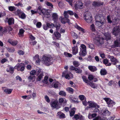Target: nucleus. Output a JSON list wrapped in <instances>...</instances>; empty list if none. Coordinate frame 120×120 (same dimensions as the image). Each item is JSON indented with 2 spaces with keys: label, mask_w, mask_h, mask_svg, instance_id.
I'll list each match as a JSON object with an SVG mask.
<instances>
[{
  "label": "nucleus",
  "mask_w": 120,
  "mask_h": 120,
  "mask_svg": "<svg viewBox=\"0 0 120 120\" xmlns=\"http://www.w3.org/2000/svg\"><path fill=\"white\" fill-rule=\"evenodd\" d=\"M47 25L48 26V28H52L54 27V24L52 23H47Z\"/></svg>",
  "instance_id": "c9c22d12"
},
{
  "label": "nucleus",
  "mask_w": 120,
  "mask_h": 120,
  "mask_svg": "<svg viewBox=\"0 0 120 120\" xmlns=\"http://www.w3.org/2000/svg\"><path fill=\"white\" fill-rule=\"evenodd\" d=\"M74 65L75 67H77L79 65V63L77 61H75L73 62Z\"/></svg>",
  "instance_id": "a18cd8bd"
},
{
  "label": "nucleus",
  "mask_w": 120,
  "mask_h": 120,
  "mask_svg": "<svg viewBox=\"0 0 120 120\" xmlns=\"http://www.w3.org/2000/svg\"><path fill=\"white\" fill-rule=\"evenodd\" d=\"M48 79V77L47 76H45V77L44 80H42V82H43L44 83L47 84L48 83L47 80Z\"/></svg>",
  "instance_id": "49530a36"
},
{
  "label": "nucleus",
  "mask_w": 120,
  "mask_h": 120,
  "mask_svg": "<svg viewBox=\"0 0 120 120\" xmlns=\"http://www.w3.org/2000/svg\"><path fill=\"white\" fill-rule=\"evenodd\" d=\"M88 78L89 80L91 81L93 79L94 77L92 75H89Z\"/></svg>",
  "instance_id": "e2e57ef3"
},
{
  "label": "nucleus",
  "mask_w": 120,
  "mask_h": 120,
  "mask_svg": "<svg viewBox=\"0 0 120 120\" xmlns=\"http://www.w3.org/2000/svg\"><path fill=\"white\" fill-rule=\"evenodd\" d=\"M14 68H13L11 66H10L9 67V69H7V72H9L11 73H13L14 72Z\"/></svg>",
  "instance_id": "bb28decb"
},
{
  "label": "nucleus",
  "mask_w": 120,
  "mask_h": 120,
  "mask_svg": "<svg viewBox=\"0 0 120 120\" xmlns=\"http://www.w3.org/2000/svg\"><path fill=\"white\" fill-rule=\"evenodd\" d=\"M23 64L22 63H18L14 67V68L15 69H17L19 71L20 68L22 66V65Z\"/></svg>",
  "instance_id": "a878e982"
},
{
  "label": "nucleus",
  "mask_w": 120,
  "mask_h": 120,
  "mask_svg": "<svg viewBox=\"0 0 120 120\" xmlns=\"http://www.w3.org/2000/svg\"><path fill=\"white\" fill-rule=\"evenodd\" d=\"M8 42L13 45L15 46L18 43V41H12L11 39L8 40Z\"/></svg>",
  "instance_id": "5701e85b"
},
{
  "label": "nucleus",
  "mask_w": 120,
  "mask_h": 120,
  "mask_svg": "<svg viewBox=\"0 0 120 120\" xmlns=\"http://www.w3.org/2000/svg\"><path fill=\"white\" fill-rule=\"evenodd\" d=\"M87 13L86 14L84 15V18L87 23H90L92 20V17L90 12Z\"/></svg>",
  "instance_id": "7ed1b4c3"
},
{
  "label": "nucleus",
  "mask_w": 120,
  "mask_h": 120,
  "mask_svg": "<svg viewBox=\"0 0 120 120\" xmlns=\"http://www.w3.org/2000/svg\"><path fill=\"white\" fill-rule=\"evenodd\" d=\"M107 20L108 23L111 24L112 23V21L111 20V18L109 15H108L107 16Z\"/></svg>",
  "instance_id": "e433bc0d"
},
{
  "label": "nucleus",
  "mask_w": 120,
  "mask_h": 120,
  "mask_svg": "<svg viewBox=\"0 0 120 120\" xmlns=\"http://www.w3.org/2000/svg\"><path fill=\"white\" fill-rule=\"evenodd\" d=\"M95 20L96 21H98L102 20L105 19L104 16L101 15L97 14L96 15L95 18Z\"/></svg>",
  "instance_id": "9d476101"
},
{
  "label": "nucleus",
  "mask_w": 120,
  "mask_h": 120,
  "mask_svg": "<svg viewBox=\"0 0 120 120\" xmlns=\"http://www.w3.org/2000/svg\"><path fill=\"white\" fill-rule=\"evenodd\" d=\"M7 50L9 52H13L15 51V49L14 48H8L7 49Z\"/></svg>",
  "instance_id": "052dcab7"
},
{
  "label": "nucleus",
  "mask_w": 120,
  "mask_h": 120,
  "mask_svg": "<svg viewBox=\"0 0 120 120\" xmlns=\"http://www.w3.org/2000/svg\"><path fill=\"white\" fill-rule=\"evenodd\" d=\"M72 53L73 55H75L78 52V48L77 46H75L72 48Z\"/></svg>",
  "instance_id": "4be33fe9"
},
{
  "label": "nucleus",
  "mask_w": 120,
  "mask_h": 120,
  "mask_svg": "<svg viewBox=\"0 0 120 120\" xmlns=\"http://www.w3.org/2000/svg\"><path fill=\"white\" fill-rule=\"evenodd\" d=\"M42 11V13L44 15L45 17L48 18L50 17V13L48 11L46 10L45 9H43Z\"/></svg>",
  "instance_id": "f8f14e48"
},
{
  "label": "nucleus",
  "mask_w": 120,
  "mask_h": 120,
  "mask_svg": "<svg viewBox=\"0 0 120 120\" xmlns=\"http://www.w3.org/2000/svg\"><path fill=\"white\" fill-rule=\"evenodd\" d=\"M106 119V118L105 116L100 117L98 116L94 118V120H105Z\"/></svg>",
  "instance_id": "393cba45"
},
{
  "label": "nucleus",
  "mask_w": 120,
  "mask_h": 120,
  "mask_svg": "<svg viewBox=\"0 0 120 120\" xmlns=\"http://www.w3.org/2000/svg\"><path fill=\"white\" fill-rule=\"evenodd\" d=\"M41 23L40 22H38L36 24L37 27L38 28H40L41 27Z\"/></svg>",
  "instance_id": "13d9d810"
},
{
  "label": "nucleus",
  "mask_w": 120,
  "mask_h": 120,
  "mask_svg": "<svg viewBox=\"0 0 120 120\" xmlns=\"http://www.w3.org/2000/svg\"><path fill=\"white\" fill-rule=\"evenodd\" d=\"M42 61L46 65L48 66L52 64L51 62L52 60V58L50 56L44 55L42 57Z\"/></svg>",
  "instance_id": "f03ea898"
},
{
  "label": "nucleus",
  "mask_w": 120,
  "mask_h": 120,
  "mask_svg": "<svg viewBox=\"0 0 120 120\" xmlns=\"http://www.w3.org/2000/svg\"><path fill=\"white\" fill-rule=\"evenodd\" d=\"M52 18L54 23L57 22L58 20V15L56 13H53L52 16Z\"/></svg>",
  "instance_id": "ddd939ff"
},
{
  "label": "nucleus",
  "mask_w": 120,
  "mask_h": 120,
  "mask_svg": "<svg viewBox=\"0 0 120 120\" xmlns=\"http://www.w3.org/2000/svg\"><path fill=\"white\" fill-rule=\"evenodd\" d=\"M88 103L89 105V106H90L91 108L96 107L98 108H99V106L94 102H92L91 101H88Z\"/></svg>",
  "instance_id": "0eeeda50"
},
{
  "label": "nucleus",
  "mask_w": 120,
  "mask_h": 120,
  "mask_svg": "<svg viewBox=\"0 0 120 120\" xmlns=\"http://www.w3.org/2000/svg\"><path fill=\"white\" fill-rule=\"evenodd\" d=\"M85 96L83 95H80L79 96V98L82 101L85 100L84 99Z\"/></svg>",
  "instance_id": "774afa93"
},
{
  "label": "nucleus",
  "mask_w": 120,
  "mask_h": 120,
  "mask_svg": "<svg viewBox=\"0 0 120 120\" xmlns=\"http://www.w3.org/2000/svg\"><path fill=\"white\" fill-rule=\"evenodd\" d=\"M94 44L98 46L103 43V39L100 38L95 37L94 40Z\"/></svg>",
  "instance_id": "39448f33"
},
{
  "label": "nucleus",
  "mask_w": 120,
  "mask_h": 120,
  "mask_svg": "<svg viewBox=\"0 0 120 120\" xmlns=\"http://www.w3.org/2000/svg\"><path fill=\"white\" fill-rule=\"evenodd\" d=\"M100 73L101 75H104L106 74L107 72L105 69H102L100 71Z\"/></svg>",
  "instance_id": "473e14b6"
},
{
  "label": "nucleus",
  "mask_w": 120,
  "mask_h": 120,
  "mask_svg": "<svg viewBox=\"0 0 120 120\" xmlns=\"http://www.w3.org/2000/svg\"><path fill=\"white\" fill-rule=\"evenodd\" d=\"M9 9L10 11H13L15 10V8L14 6H10L9 7Z\"/></svg>",
  "instance_id": "bf43d9fd"
},
{
  "label": "nucleus",
  "mask_w": 120,
  "mask_h": 120,
  "mask_svg": "<svg viewBox=\"0 0 120 120\" xmlns=\"http://www.w3.org/2000/svg\"><path fill=\"white\" fill-rule=\"evenodd\" d=\"M34 59L36 60V62L38 63H39L40 62V60L39 59V56L38 55H36L34 58Z\"/></svg>",
  "instance_id": "c756f323"
},
{
  "label": "nucleus",
  "mask_w": 120,
  "mask_h": 120,
  "mask_svg": "<svg viewBox=\"0 0 120 120\" xmlns=\"http://www.w3.org/2000/svg\"><path fill=\"white\" fill-rule=\"evenodd\" d=\"M45 98L46 101L48 103L50 102V100L49 97L47 95H46L45 96Z\"/></svg>",
  "instance_id": "680f3d73"
},
{
  "label": "nucleus",
  "mask_w": 120,
  "mask_h": 120,
  "mask_svg": "<svg viewBox=\"0 0 120 120\" xmlns=\"http://www.w3.org/2000/svg\"><path fill=\"white\" fill-rule=\"evenodd\" d=\"M88 46L89 48L91 49H94L95 48V46L93 44H89Z\"/></svg>",
  "instance_id": "09e8293b"
},
{
  "label": "nucleus",
  "mask_w": 120,
  "mask_h": 120,
  "mask_svg": "<svg viewBox=\"0 0 120 120\" xmlns=\"http://www.w3.org/2000/svg\"><path fill=\"white\" fill-rule=\"evenodd\" d=\"M103 63L105 64L106 66H109L111 65V63H108V60L107 59H105L103 60Z\"/></svg>",
  "instance_id": "72a5a7b5"
},
{
  "label": "nucleus",
  "mask_w": 120,
  "mask_h": 120,
  "mask_svg": "<svg viewBox=\"0 0 120 120\" xmlns=\"http://www.w3.org/2000/svg\"><path fill=\"white\" fill-rule=\"evenodd\" d=\"M104 35L105 40L108 41L111 39L112 37L110 33L109 32L105 33L104 34Z\"/></svg>",
  "instance_id": "4468645a"
},
{
  "label": "nucleus",
  "mask_w": 120,
  "mask_h": 120,
  "mask_svg": "<svg viewBox=\"0 0 120 120\" xmlns=\"http://www.w3.org/2000/svg\"><path fill=\"white\" fill-rule=\"evenodd\" d=\"M61 85L59 83H54L53 85L54 87L55 88H58V87Z\"/></svg>",
  "instance_id": "8fccbe9b"
},
{
  "label": "nucleus",
  "mask_w": 120,
  "mask_h": 120,
  "mask_svg": "<svg viewBox=\"0 0 120 120\" xmlns=\"http://www.w3.org/2000/svg\"><path fill=\"white\" fill-rule=\"evenodd\" d=\"M70 73V72L68 73V71L67 70H66L63 72L62 77H64L65 76V78L69 79L70 78L69 75Z\"/></svg>",
  "instance_id": "1a4fd4ad"
},
{
  "label": "nucleus",
  "mask_w": 120,
  "mask_h": 120,
  "mask_svg": "<svg viewBox=\"0 0 120 120\" xmlns=\"http://www.w3.org/2000/svg\"><path fill=\"white\" fill-rule=\"evenodd\" d=\"M90 28L92 31L95 32L96 31L95 26L94 24H92L90 25Z\"/></svg>",
  "instance_id": "ea45409f"
},
{
  "label": "nucleus",
  "mask_w": 120,
  "mask_h": 120,
  "mask_svg": "<svg viewBox=\"0 0 120 120\" xmlns=\"http://www.w3.org/2000/svg\"><path fill=\"white\" fill-rule=\"evenodd\" d=\"M113 46L114 47H120V41L118 40H116L114 42Z\"/></svg>",
  "instance_id": "aec40b11"
},
{
  "label": "nucleus",
  "mask_w": 120,
  "mask_h": 120,
  "mask_svg": "<svg viewBox=\"0 0 120 120\" xmlns=\"http://www.w3.org/2000/svg\"><path fill=\"white\" fill-rule=\"evenodd\" d=\"M54 34L55 37L58 39L60 38L61 36L60 34L58 32H55L54 33Z\"/></svg>",
  "instance_id": "cd10ccee"
},
{
  "label": "nucleus",
  "mask_w": 120,
  "mask_h": 120,
  "mask_svg": "<svg viewBox=\"0 0 120 120\" xmlns=\"http://www.w3.org/2000/svg\"><path fill=\"white\" fill-rule=\"evenodd\" d=\"M95 109L93 111V112L95 113L98 114L100 112V108H98L97 107L95 108Z\"/></svg>",
  "instance_id": "7c9ffc66"
},
{
  "label": "nucleus",
  "mask_w": 120,
  "mask_h": 120,
  "mask_svg": "<svg viewBox=\"0 0 120 120\" xmlns=\"http://www.w3.org/2000/svg\"><path fill=\"white\" fill-rule=\"evenodd\" d=\"M87 84L90 85L91 87L95 88V86L94 84L92 82H89L87 83Z\"/></svg>",
  "instance_id": "de8ad7c7"
},
{
  "label": "nucleus",
  "mask_w": 120,
  "mask_h": 120,
  "mask_svg": "<svg viewBox=\"0 0 120 120\" xmlns=\"http://www.w3.org/2000/svg\"><path fill=\"white\" fill-rule=\"evenodd\" d=\"M82 77L84 81L87 84L89 82V81L86 78V77L84 76H82Z\"/></svg>",
  "instance_id": "c03bdc74"
},
{
  "label": "nucleus",
  "mask_w": 120,
  "mask_h": 120,
  "mask_svg": "<svg viewBox=\"0 0 120 120\" xmlns=\"http://www.w3.org/2000/svg\"><path fill=\"white\" fill-rule=\"evenodd\" d=\"M104 4V3L103 2H97L94 1L93 2L92 5L93 6L95 7L100 6L101 5H103Z\"/></svg>",
  "instance_id": "2eb2a0df"
},
{
  "label": "nucleus",
  "mask_w": 120,
  "mask_h": 120,
  "mask_svg": "<svg viewBox=\"0 0 120 120\" xmlns=\"http://www.w3.org/2000/svg\"><path fill=\"white\" fill-rule=\"evenodd\" d=\"M80 116H79L78 114L75 115L73 117L72 119H75L76 120H77L78 119H79L80 117Z\"/></svg>",
  "instance_id": "5fc2aeb1"
},
{
  "label": "nucleus",
  "mask_w": 120,
  "mask_h": 120,
  "mask_svg": "<svg viewBox=\"0 0 120 120\" xmlns=\"http://www.w3.org/2000/svg\"><path fill=\"white\" fill-rule=\"evenodd\" d=\"M83 4L81 2L79 1L78 3L75 4V9H81L82 8Z\"/></svg>",
  "instance_id": "dca6fc26"
},
{
  "label": "nucleus",
  "mask_w": 120,
  "mask_h": 120,
  "mask_svg": "<svg viewBox=\"0 0 120 120\" xmlns=\"http://www.w3.org/2000/svg\"><path fill=\"white\" fill-rule=\"evenodd\" d=\"M110 114V112L108 110H104L103 114L106 116H109Z\"/></svg>",
  "instance_id": "58836bf2"
},
{
  "label": "nucleus",
  "mask_w": 120,
  "mask_h": 120,
  "mask_svg": "<svg viewBox=\"0 0 120 120\" xmlns=\"http://www.w3.org/2000/svg\"><path fill=\"white\" fill-rule=\"evenodd\" d=\"M112 33L115 36L119 35L120 34V29L119 26H116L112 29Z\"/></svg>",
  "instance_id": "20e7f679"
},
{
  "label": "nucleus",
  "mask_w": 120,
  "mask_h": 120,
  "mask_svg": "<svg viewBox=\"0 0 120 120\" xmlns=\"http://www.w3.org/2000/svg\"><path fill=\"white\" fill-rule=\"evenodd\" d=\"M30 74L31 75H38L37 79L38 81H40L43 76V72L41 71L40 69H37L36 71L34 70H32L30 72Z\"/></svg>",
  "instance_id": "f257e3e1"
},
{
  "label": "nucleus",
  "mask_w": 120,
  "mask_h": 120,
  "mask_svg": "<svg viewBox=\"0 0 120 120\" xmlns=\"http://www.w3.org/2000/svg\"><path fill=\"white\" fill-rule=\"evenodd\" d=\"M108 58L110 59L111 62H114L113 64L114 65H116L117 63L118 62L117 60L113 56L109 55L108 56Z\"/></svg>",
  "instance_id": "9b49d317"
},
{
  "label": "nucleus",
  "mask_w": 120,
  "mask_h": 120,
  "mask_svg": "<svg viewBox=\"0 0 120 120\" xmlns=\"http://www.w3.org/2000/svg\"><path fill=\"white\" fill-rule=\"evenodd\" d=\"M60 19L61 22L62 23L65 24L66 22H68L69 24L70 23V20L68 19H66L65 17L63 18L61 16L60 18Z\"/></svg>",
  "instance_id": "6e6552de"
},
{
  "label": "nucleus",
  "mask_w": 120,
  "mask_h": 120,
  "mask_svg": "<svg viewBox=\"0 0 120 120\" xmlns=\"http://www.w3.org/2000/svg\"><path fill=\"white\" fill-rule=\"evenodd\" d=\"M75 108H73L71 112H70V115L71 116H73L75 112Z\"/></svg>",
  "instance_id": "f704fd0d"
},
{
  "label": "nucleus",
  "mask_w": 120,
  "mask_h": 120,
  "mask_svg": "<svg viewBox=\"0 0 120 120\" xmlns=\"http://www.w3.org/2000/svg\"><path fill=\"white\" fill-rule=\"evenodd\" d=\"M18 52L20 55H23L24 54V52L22 50L18 51Z\"/></svg>",
  "instance_id": "69168bd1"
},
{
  "label": "nucleus",
  "mask_w": 120,
  "mask_h": 120,
  "mask_svg": "<svg viewBox=\"0 0 120 120\" xmlns=\"http://www.w3.org/2000/svg\"><path fill=\"white\" fill-rule=\"evenodd\" d=\"M24 32V30L22 29H21L20 30L19 32V35L20 37L23 36V35Z\"/></svg>",
  "instance_id": "79ce46f5"
},
{
  "label": "nucleus",
  "mask_w": 120,
  "mask_h": 120,
  "mask_svg": "<svg viewBox=\"0 0 120 120\" xmlns=\"http://www.w3.org/2000/svg\"><path fill=\"white\" fill-rule=\"evenodd\" d=\"M67 11L68 13V14H69L70 15H74L73 12L71 11L68 10Z\"/></svg>",
  "instance_id": "0e129e2a"
},
{
  "label": "nucleus",
  "mask_w": 120,
  "mask_h": 120,
  "mask_svg": "<svg viewBox=\"0 0 120 120\" xmlns=\"http://www.w3.org/2000/svg\"><path fill=\"white\" fill-rule=\"evenodd\" d=\"M14 19L12 18H10L8 21V22L9 25H11L12 24H14Z\"/></svg>",
  "instance_id": "c85d7f7f"
},
{
  "label": "nucleus",
  "mask_w": 120,
  "mask_h": 120,
  "mask_svg": "<svg viewBox=\"0 0 120 120\" xmlns=\"http://www.w3.org/2000/svg\"><path fill=\"white\" fill-rule=\"evenodd\" d=\"M12 29L11 27L10 26H7L6 27V29L4 30H2V32H4L5 31H10L12 30Z\"/></svg>",
  "instance_id": "2f4dec72"
},
{
  "label": "nucleus",
  "mask_w": 120,
  "mask_h": 120,
  "mask_svg": "<svg viewBox=\"0 0 120 120\" xmlns=\"http://www.w3.org/2000/svg\"><path fill=\"white\" fill-rule=\"evenodd\" d=\"M54 23L55 24H54V27H55L56 28V30L57 31L60 28V24L58 22H57Z\"/></svg>",
  "instance_id": "b1692460"
},
{
  "label": "nucleus",
  "mask_w": 120,
  "mask_h": 120,
  "mask_svg": "<svg viewBox=\"0 0 120 120\" xmlns=\"http://www.w3.org/2000/svg\"><path fill=\"white\" fill-rule=\"evenodd\" d=\"M88 68L91 72H94L96 71L97 70V68L95 66H89Z\"/></svg>",
  "instance_id": "a211bd4d"
},
{
  "label": "nucleus",
  "mask_w": 120,
  "mask_h": 120,
  "mask_svg": "<svg viewBox=\"0 0 120 120\" xmlns=\"http://www.w3.org/2000/svg\"><path fill=\"white\" fill-rule=\"evenodd\" d=\"M59 94L60 95L63 96H65L66 95L65 92L63 91H60Z\"/></svg>",
  "instance_id": "3c124183"
},
{
  "label": "nucleus",
  "mask_w": 120,
  "mask_h": 120,
  "mask_svg": "<svg viewBox=\"0 0 120 120\" xmlns=\"http://www.w3.org/2000/svg\"><path fill=\"white\" fill-rule=\"evenodd\" d=\"M101 20L100 21H96V24L99 26H101L104 24L105 22V19Z\"/></svg>",
  "instance_id": "f3484780"
},
{
  "label": "nucleus",
  "mask_w": 120,
  "mask_h": 120,
  "mask_svg": "<svg viewBox=\"0 0 120 120\" xmlns=\"http://www.w3.org/2000/svg\"><path fill=\"white\" fill-rule=\"evenodd\" d=\"M67 90L71 94H73L74 91L73 89L70 87H68L67 88Z\"/></svg>",
  "instance_id": "864d4df0"
},
{
  "label": "nucleus",
  "mask_w": 120,
  "mask_h": 120,
  "mask_svg": "<svg viewBox=\"0 0 120 120\" xmlns=\"http://www.w3.org/2000/svg\"><path fill=\"white\" fill-rule=\"evenodd\" d=\"M80 51L79 52L80 54L81 52V55L84 56L86 54V47L84 45L82 44L80 47Z\"/></svg>",
  "instance_id": "423d86ee"
},
{
  "label": "nucleus",
  "mask_w": 120,
  "mask_h": 120,
  "mask_svg": "<svg viewBox=\"0 0 120 120\" xmlns=\"http://www.w3.org/2000/svg\"><path fill=\"white\" fill-rule=\"evenodd\" d=\"M115 103V102L112 100H110V99L107 103V104L109 105H110V104L114 105Z\"/></svg>",
  "instance_id": "4d7b16f0"
},
{
  "label": "nucleus",
  "mask_w": 120,
  "mask_h": 120,
  "mask_svg": "<svg viewBox=\"0 0 120 120\" xmlns=\"http://www.w3.org/2000/svg\"><path fill=\"white\" fill-rule=\"evenodd\" d=\"M41 7L40 6H39L37 9V11L38 13L39 14H40V13H42V11L43 9H41Z\"/></svg>",
  "instance_id": "37998d69"
},
{
  "label": "nucleus",
  "mask_w": 120,
  "mask_h": 120,
  "mask_svg": "<svg viewBox=\"0 0 120 120\" xmlns=\"http://www.w3.org/2000/svg\"><path fill=\"white\" fill-rule=\"evenodd\" d=\"M3 90L5 93L8 94H11L12 90V89L5 87L3 88Z\"/></svg>",
  "instance_id": "6ab92c4d"
},
{
  "label": "nucleus",
  "mask_w": 120,
  "mask_h": 120,
  "mask_svg": "<svg viewBox=\"0 0 120 120\" xmlns=\"http://www.w3.org/2000/svg\"><path fill=\"white\" fill-rule=\"evenodd\" d=\"M57 102L56 101H54L52 102L51 104L52 107L54 108H56L57 109L59 108L60 107L57 104Z\"/></svg>",
  "instance_id": "412c9836"
},
{
  "label": "nucleus",
  "mask_w": 120,
  "mask_h": 120,
  "mask_svg": "<svg viewBox=\"0 0 120 120\" xmlns=\"http://www.w3.org/2000/svg\"><path fill=\"white\" fill-rule=\"evenodd\" d=\"M70 98L72 101L73 102H76L77 101V98H75L74 97H73L72 96H70Z\"/></svg>",
  "instance_id": "a19ab883"
},
{
  "label": "nucleus",
  "mask_w": 120,
  "mask_h": 120,
  "mask_svg": "<svg viewBox=\"0 0 120 120\" xmlns=\"http://www.w3.org/2000/svg\"><path fill=\"white\" fill-rule=\"evenodd\" d=\"M68 13L67 11H64V15L65 18L66 19H68L69 18V16L68 15Z\"/></svg>",
  "instance_id": "6e6d98bb"
},
{
  "label": "nucleus",
  "mask_w": 120,
  "mask_h": 120,
  "mask_svg": "<svg viewBox=\"0 0 120 120\" xmlns=\"http://www.w3.org/2000/svg\"><path fill=\"white\" fill-rule=\"evenodd\" d=\"M75 71L76 73L78 74H80L82 72V71L80 69H78L76 68L75 69Z\"/></svg>",
  "instance_id": "603ef678"
},
{
  "label": "nucleus",
  "mask_w": 120,
  "mask_h": 120,
  "mask_svg": "<svg viewBox=\"0 0 120 120\" xmlns=\"http://www.w3.org/2000/svg\"><path fill=\"white\" fill-rule=\"evenodd\" d=\"M75 27L79 30L81 31L82 32H84V30L82 28L79 26L77 24H76L75 26Z\"/></svg>",
  "instance_id": "4c0bfd02"
},
{
  "label": "nucleus",
  "mask_w": 120,
  "mask_h": 120,
  "mask_svg": "<svg viewBox=\"0 0 120 120\" xmlns=\"http://www.w3.org/2000/svg\"><path fill=\"white\" fill-rule=\"evenodd\" d=\"M46 5L48 6H50L52 8H53V5L51 3L49 2H47Z\"/></svg>",
  "instance_id": "338daca9"
}]
</instances>
